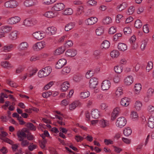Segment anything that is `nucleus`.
<instances>
[{"instance_id":"nucleus-1","label":"nucleus","mask_w":154,"mask_h":154,"mask_svg":"<svg viewBox=\"0 0 154 154\" xmlns=\"http://www.w3.org/2000/svg\"><path fill=\"white\" fill-rule=\"evenodd\" d=\"M52 70L51 68L47 66L40 70L38 73V76L40 78H42L48 75Z\"/></svg>"},{"instance_id":"nucleus-2","label":"nucleus","mask_w":154,"mask_h":154,"mask_svg":"<svg viewBox=\"0 0 154 154\" xmlns=\"http://www.w3.org/2000/svg\"><path fill=\"white\" fill-rule=\"evenodd\" d=\"M19 5L18 2L16 0H10L4 3V6L8 8H15Z\"/></svg>"},{"instance_id":"nucleus-3","label":"nucleus","mask_w":154,"mask_h":154,"mask_svg":"<svg viewBox=\"0 0 154 154\" xmlns=\"http://www.w3.org/2000/svg\"><path fill=\"white\" fill-rule=\"evenodd\" d=\"M126 122L127 120L124 117H120L117 119L116 125L117 127L122 128L126 125Z\"/></svg>"},{"instance_id":"nucleus-4","label":"nucleus","mask_w":154,"mask_h":154,"mask_svg":"<svg viewBox=\"0 0 154 154\" xmlns=\"http://www.w3.org/2000/svg\"><path fill=\"white\" fill-rule=\"evenodd\" d=\"M46 45L45 42L44 41H41L36 42L32 46L33 50L38 51L44 48Z\"/></svg>"},{"instance_id":"nucleus-5","label":"nucleus","mask_w":154,"mask_h":154,"mask_svg":"<svg viewBox=\"0 0 154 154\" xmlns=\"http://www.w3.org/2000/svg\"><path fill=\"white\" fill-rule=\"evenodd\" d=\"M19 32L17 30H14L11 32L8 35V38L11 41L16 40L18 38Z\"/></svg>"},{"instance_id":"nucleus-6","label":"nucleus","mask_w":154,"mask_h":154,"mask_svg":"<svg viewBox=\"0 0 154 154\" xmlns=\"http://www.w3.org/2000/svg\"><path fill=\"white\" fill-rule=\"evenodd\" d=\"M21 20V18L18 16L12 17L9 18L7 20V23L10 25H13L19 22Z\"/></svg>"},{"instance_id":"nucleus-7","label":"nucleus","mask_w":154,"mask_h":154,"mask_svg":"<svg viewBox=\"0 0 154 154\" xmlns=\"http://www.w3.org/2000/svg\"><path fill=\"white\" fill-rule=\"evenodd\" d=\"M38 2L36 0H25L23 2V5L26 7H32L37 5Z\"/></svg>"},{"instance_id":"nucleus-8","label":"nucleus","mask_w":154,"mask_h":154,"mask_svg":"<svg viewBox=\"0 0 154 154\" xmlns=\"http://www.w3.org/2000/svg\"><path fill=\"white\" fill-rule=\"evenodd\" d=\"M98 84L97 79L95 77L91 79L89 82V87L90 88L94 89Z\"/></svg>"},{"instance_id":"nucleus-9","label":"nucleus","mask_w":154,"mask_h":154,"mask_svg":"<svg viewBox=\"0 0 154 154\" xmlns=\"http://www.w3.org/2000/svg\"><path fill=\"white\" fill-rule=\"evenodd\" d=\"M120 112V109L119 107L115 108L112 112L111 119L112 121L114 120L116 117L119 115Z\"/></svg>"},{"instance_id":"nucleus-10","label":"nucleus","mask_w":154,"mask_h":154,"mask_svg":"<svg viewBox=\"0 0 154 154\" xmlns=\"http://www.w3.org/2000/svg\"><path fill=\"white\" fill-rule=\"evenodd\" d=\"M111 83L110 82L107 80L103 81L101 84V88L103 91L108 90L110 87Z\"/></svg>"},{"instance_id":"nucleus-11","label":"nucleus","mask_w":154,"mask_h":154,"mask_svg":"<svg viewBox=\"0 0 154 154\" xmlns=\"http://www.w3.org/2000/svg\"><path fill=\"white\" fill-rule=\"evenodd\" d=\"M65 7V5L62 3H57L55 4L52 8L56 11H60L63 10Z\"/></svg>"},{"instance_id":"nucleus-12","label":"nucleus","mask_w":154,"mask_h":154,"mask_svg":"<svg viewBox=\"0 0 154 154\" xmlns=\"http://www.w3.org/2000/svg\"><path fill=\"white\" fill-rule=\"evenodd\" d=\"M98 21L96 17H91L85 20V24L87 25H92L96 23Z\"/></svg>"},{"instance_id":"nucleus-13","label":"nucleus","mask_w":154,"mask_h":154,"mask_svg":"<svg viewBox=\"0 0 154 154\" xmlns=\"http://www.w3.org/2000/svg\"><path fill=\"white\" fill-rule=\"evenodd\" d=\"M29 45L26 42H23L20 43L17 46V48L19 51H24L28 49Z\"/></svg>"},{"instance_id":"nucleus-14","label":"nucleus","mask_w":154,"mask_h":154,"mask_svg":"<svg viewBox=\"0 0 154 154\" xmlns=\"http://www.w3.org/2000/svg\"><path fill=\"white\" fill-rule=\"evenodd\" d=\"M32 35L34 38L38 40H42L44 37V34L40 31L36 32Z\"/></svg>"},{"instance_id":"nucleus-15","label":"nucleus","mask_w":154,"mask_h":154,"mask_svg":"<svg viewBox=\"0 0 154 154\" xmlns=\"http://www.w3.org/2000/svg\"><path fill=\"white\" fill-rule=\"evenodd\" d=\"M66 63V60L64 58L60 59L56 65V68L58 69L61 68Z\"/></svg>"},{"instance_id":"nucleus-16","label":"nucleus","mask_w":154,"mask_h":154,"mask_svg":"<svg viewBox=\"0 0 154 154\" xmlns=\"http://www.w3.org/2000/svg\"><path fill=\"white\" fill-rule=\"evenodd\" d=\"M134 94L135 95H137L140 94L142 89V86L141 84L137 83L135 84L134 87Z\"/></svg>"},{"instance_id":"nucleus-17","label":"nucleus","mask_w":154,"mask_h":154,"mask_svg":"<svg viewBox=\"0 0 154 154\" xmlns=\"http://www.w3.org/2000/svg\"><path fill=\"white\" fill-rule=\"evenodd\" d=\"M99 123L100 127L103 128L108 127L109 125V121L104 119L100 120Z\"/></svg>"},{"instance_id":"nucleus-18","label":"nucleus","mask_w":154,"mask_h":154,"mask_svg":"<svg viewBox=\"0 0 154 154\" xmlns=\"http://www.w3.org/2000/svg\"><path fill=\"white\" fill-rule=\"evenodd\" d=\"M12 29V27L9 25L4 26L1 27L0 30L3 33H7Z\"/></svg>"},{"instance_id":"nucleus-19","label":"nucleus","mask_w":154,"mask_h":154,"mask_svg":"<svg viewBox=\"0 0 154 154\" xmlns=\"http://www.w3.org/2000/svg\"><path fill=\"white\" fill-rule=\"evenodd\" d=\"M44 15L47 18H52L56 17L57 14L55 12L50 11L45 12Z\"/></svg>"},{"instance_id":"nucleus-20","label":"nucleus","mask_w":154,"mask_h":154,"mask_svg":"<svg viewBox=\"0 0 154 154\" xmlns=\"http://www.w3.org/2000/svg\"><path fill=\"white\" fill-rule=\"evenodd\" d=\"M13 47L14 46L12 44L7 45L3 46L2 48V50L3 52H8L12 50Z\"/></svg>"},{"instance_id":"nucleus-21","label":"nucleus","mask_w":154,"mask_h":154,"mask_svg":"<svg viewBox=\"0 0 154 154\" xmlns=\"http://www.w3.org/2000/svg\"><path fill=\"white\" fill-rule=\"evenodd\" d=\"M127 7V4L126 2H123L118 5L116 7V10L118 11H121L124 10Z\"/></svg>"},{"instance_id":"nucleus-22","label":"nucleus","mask_w":154,"mask_h":154,"mask_svg":"<svg viewBox=\"0 0 154 154\" xmlns=\"http://www.w3.org/2000/svg\"><path fill=\"white\" fill-rule=\"evenodd\" d=\"M134 82L133 77L131 75H129L126 77L124 80V82L127 85H130Z\"/></svg>"},{"instance_id":"nucleus-23","label":"nucleus","mask_w":154,"mask_h":154,"mask_svg":"<svg viewBox=\"0 0 154 154\" xmlns=\"http://www.w3.org/2000/svg\"><path fill=\"white\" fill-rule=\"evenodd\" d=\"M77 51L74 49H69L66 52V55L70 57L75 56L77 54Z\"/></svg>"},{"instance_id":"nucleus-24","label":"nucleus","mask_w":154,"mask_h":154,"mask_svg":"<svg viewBox=\"0 0 154 154\" xmlns=\"http://www.w3.org/2000/svg\"><path fill=\"white\" fill-rule=\"evenodd\" d=\"M69 87V83L66 81L63 82L61 85L60 90L62 91H65Z\"/></svg>"},{"instance_id":"nucleus-25","label":"nucleus","mask_w":154,"mask_h":154,"mask_svg":"<svg viewBox=\"0 0 154 154\" xmlns=\"http://www.w3.org/2000/svg\"><path fill=\"white\" fill-rule=\"evenodd\" d=\"M57 30L56 28L54 26H51L48 27L47 29V32L49 35H52L54 34Z\"/></svg>"},{"instance_id":"nucleus-26","label":"nucleus","mask_w":154,"mask_h":154,"mask_svg":"<svg viewBox=\"0 0 154 154\" xmlns=\"http://www.w3.org/2000/svg\"><path fill=\"white\" fill-rule=\"evenodd\" d=\"M1 65L3 67L9 69L13 67V66L11 63L7 61H3L1 63Z\"/></svg>"},{"instance_id":"nucleus-27","label":"nucleus","mask_w":154,"mask_h":154,"mask_svg":"<svg viewBox=\"0 0 154 154\" xmlns=\"http://www.w3.org/2000/svg\"><path fill=\"white\" fill-rule=\"evenodd\" d=\"M54 116H55V118H54V119L56 118L57 119H58V120H57L58 123L60 125H65L64 122L63 121V115H55Z\"/></svg>"},{"instance_id":"nucleus-28","label":"nucleus","mask_w":154,"mask_h":154,"mask_svg":"<svg viewBox=\"0 0 154 154\" xmlns=\"http://www.w3.org/2000/svg\"><path fill=\"white\" fill-rule=\"evenodd\" d=\"M123 93V89L121 87H118L115 93V96L116 97H120Z\"/></svg>"},{"instance_id":"nucleus-29","label":"nucleus","mask_w":154,"mask_h":154,"mask_svg":"<svg viewBox=\"0 0 154 154\" xmlns=\"http://www.w3.org/2000/svg\"><path fill=\"white\" fill-rule=\"evenodd\" d=\"M79 102L78 101H75L69 104V109L70 111H73L78 106Z\"/></svg>"},{"instance_id":"nucleus-30","label":"nucleus","mask_w":154,"mask_h":154,"mask_svg":"<svg viewBox=\"0 0 154 154\" xmlns=\"http://www.w3.org/2000/svg\"><path fill=\"white\" fill-rule=\"evenodd\" d=\"M17 135L19 138V141L24 139V138H26V134L22 131H18L17 133Z\"/></svg>"},{"instance_id":"nucleus-31","label":"nucleus","mask_w":154,"mask_h":154,"mask_svg":"<svg viewBox=\"0 0 154 154\" xmlns=\"http://www.w3.org/2000/svg\"><path fill=\"white\" fill-rule=\"evenodd\" d=\"M118 48L119 51H124L127 49V47L126 44L124 43H119L118 45Z\"/></svg>"},{"instance_id":"nucleus-32","label":"nucleus","mask_w":154,"mask_h":154,"mask_svg":"<svg viewBox=\"0 0 154 154\" xmlns=\"http://www.w3.org/2000/svg\"><path fill=\"white\" fill-rule=\"evenodd\" d=\"M120 103L122 106H128L129 104V99L126 97L122 98L121 100Z\"/></svg>"},{"instance_id":"nucleus-33","label":"nucleus","mask_w":154,"mask_h":154,"mask_svg":"<svg viewBox=\"0 0 154 154\" xmlns=\"http://www.w3.org/2000/svg\"><path fill=\"white\" fill-rule=\"evenodd\" d=\"M91 116L93 118L97 119L100 116V112L97 109H95L92 110L91 112Z\"/></svg>"},{"instance_id":"nucleus-34","label":"nucleus","mask_w":154,"mask_h":154,"mask_svg":"<svg viewBox=\"0 0 154 154\" xmlns=\"http://www.w3.org/2000/svg\"><path fill=\"white\" fill-rule=\"evenodd\" d=\"M110 46V43L107 40L104 41L101 45V48L102 49H106L108 48Z\"/></svg>"},{"instance_id":"nucleus-35","label":"nucleus","mask_w":154,"mask_h":154,"mask_svg":"<svg viewBox=\"0 0 154 154\" xmlns=\"http://www.w3.org/2000/svg\"><path fill=\"white\" fill-rule=\"evenodd\" d=\"M90 95V93L88 91H85L81 92L80 97L81 99H84L88 97Z\"/></svg>"},{"instance_id":"nucleus-36","label":"nucleus","mask_w":154,"mask_h":154,"mask_svg":"<svg viewBox=\"0 0 154 154\" xmlns=\"http://www.w3.org/2000/svg\"><path fill=\"white\" fill-rule=\"evenodd\" d=\"M75 25L73 23H70L67 24L65 26L64 29L66 31H68L74 28Z\"/></svg>"},{"instance_id":"nucleus-37","label":"nucleus","mask_w":154,"mask_h":154,"mask_svg":"<svg viewBox=\"0 0 154 154\" xmlns=\"http://www.w3.org/2000/svg\"><path fill=\"white\" fill-rule=\"evenodd\" d=\"M147 125L150 128H154V117L151 116L149 117L147 122Z\"/></svg>"},{"instance_id":"nucleus-38","label":"nucleus","mask_w":154,"mask_h":154,"mask_svg":"<svg viewBox=\"0 0 154 154\" xmlns=\"http://www.w3.org/2000/svg\"><path fill=\"white\" fill-rule=\"evenodd\" d=\"M130 117L133 120H136L138 117V115L137 113L134 111H132L131 112Z\"/></svg>"},{"instance_id":"nucleus-39","label":"nucleus","mask_w":154,"mask_h":154,"mask_svg":"<svg viewBox=\"0 0 154 154\" xmlns=\"http://www.w3.org/2000/svg\"><path fill=\"white\" fill-rule=\"evenodd\" d=\"M142 106V104L140 101H137L134 105L135 108L137 110L139 111L141 109Z\"/></svg>"},{"instance_id":"nucleus-40","label":"nucleus","mask_w":154,"mask_h":154,"mask_svg":"<svg viewBox=\"0 0 154 154\" xmlns=\"http://www.w3.org/2000/svg\"><path fill=\"white\" fill-rule=\"evenodd\" d=\"M104 29L102 26H100L97 28L96 30V34L97 35H101L103 33Z\"/></svg>"},{"instance_id":"nucleus-41","label":"nucleus","mask_w":154,"mask_h":154,"mask_svg":"<svg viewBox=\"0 0 154 154\" xmlns=\"http://www.w3.org/2000/svg\"><path fill=\"white\" fill-rule=\"evenodd\" d=\"M26 126L31 131H35L36 129V127L31 123H27L26 125Z\"/></svg>"},{"instance_id":"nucleus-42","label":"nucleus","mask_w":154,"mask_h":154,"mask_svg":"<svg viewBox=\"0 0 154 154\" xmlns=\"http://www.w3.org/2000/svg\"><path fill=\"white\" fill-rule=\"evenodd\" d=\"M132 133V130L129 127H127L124 129L123 130V134L124 135L128 136L131 134Z\"/></svg>"},{"instance_id":"nucleus-43","label":"nucleus","mask_w":154,"mask_h":154,"mask_svg":"<svg viewBox=\"0 0 154 154\" xmlns=\"http://www.w3.org/2000/svg\"><path fill=\"white\" fill-rule=\"evenodd\" d=\"M65 50V48L62 47H59L57 49L55 52V54L56 55H59L63 53Z\"/></svg>"},{"instance_id":"nucleus-44","label":"nucleus","mask_w":154,"mask_h":154,"mask_svg":"<svg viewBox=\"0 0 154 154\" xmlns=\"http://www.w3.org/2000/svg\"><path fill=\"white\" fill-rule=\"evenodd\" d=\"M31 22V19H26L23 21L22 25L26 27L31 26H32Z\"/></svg>"},{"instance_id":"nucleus-45","label":"nucleus","mask_w":154,"mask_h":154,"mask_svg":"<svg viewBox=\"0 0 154 154\" xmlns=\"http://www.w3.org/2000/svg\"><path fill=\"white\" fill-rule=\"evenodd\" d=\"M103 22L105 24H109L112 22V19L110 17H106L103 19Z\"/></svg>"},{"instance_id":"nucleus-46","label":"nucleus","mask_w":154,"mask_h":154,"mask_svg":"<svg viewBox=\"0 0 154 154\" xmlns=\"http://www.w3.org/2000/svg\"><path fill=\"white\" fill-rule=\"evenodd\" d=\"M73 13L72 9L70 8H68L66 9L63 13L64 15H70L72 14Z\"/></svg>"},{"instance_id":"nucleus-47","label":"nucleus","mask_w":154,"mask_h":154,"mask_svg":"<svg viewBox=\"0 0 154 154\" xmlns=\"http://www.w3.org/2000/svg\"><path fill=\"white\" fill-rule=\"evenodd\" d=\"M119 55V52L117 50H113L111 51L110 53V55L112 58L117 57Z\"/></svg>"},{"instance_id":"nucleus-48","label":"nucleus","mask_w":154,"mask_h":154,"mask_svg":"<svg viewBox=\"0 0 154 154\" xmlns=\"http://www.w3.org/2000/svg\"><path fill=\"white\" fill-rule=\"evenodd\" d=\"M153 63L152 61H149L147 64L146 68V71L149 72L153 68Z\"/></svg>"},{"instance_id":"nucleus-49","label":"nucleus","mask_w":154,"mask_h":154,"mask_svg":"<svg viewBox=\"0 0 154 154\" xmlns=\"http://www.w3.org/2000/svg\"><path fill=\"white\" fill-rule=\"evenodd\" d=\"M101 51L99 50L95 51L93 53V55L94 57L97 59L99 58L101 56Z\"/></svg>"},{"instance_id":"nucleus-50","label":"nucleus","mask_w":154,"mask_h":154,"mask_svg":"<svg viewBox=\"0 0 154 154\" xmlns=\"http://www.w3.org/2000/svg\"><path fill=\"white\" fill-rule=\"evenodd\" d=\"M94 74L93 70H88L86 74V77L87 79H89Z\"/></svg>"},{"instance_id":"nucleus-51","label":"nucleus","mask_w":154,"mask_h":154,"mask_svg":"<svg viewBox=\"0 0 154 154\" xmlns=\"http://www.w3.org/2000/svg\"><path fill=\"white\" fill-rule=\"evenodd\" d=\"M114 70L116 73L119 74L122 72L123 69L122 66H116L114 67Z\"/></svg>"},{"instance_id":"nucleus-52","label":"nucleus","mask_w":154,"mask_h":154,"mask_svg":"<svg viewBox=\"0 0 154 154\" xmlns=\"http://www.w3.org/2000/svg\"><path fill=\"white\" fill-rule=\"evenodd\" d=\"M84 9L82 5L79 6L77 9L76 15H79L81 14L82 12Z\"/></svg>"},{"instance_id":"nucleus-53","label":"nucleus","mask_w":154,"mask_h":154,"mask_svg":"<svg viewBox=\"0 0 154 154\" xmlns=\"http://www.w3.org/2000/svg\"><path fill=\"white\" fill-rule=\"evenodd\" d=\"M71 70L70 68L69 67H65L63 68L62 70V73L66 75L67 73H69Z\"/></svg>"},{"instance_id":"nucleus-54","label":"nucleus","mask_w":154,"mask_h":154,"mask_svg":"<svg viewBox=\"0 0 154 154\" xmlns=\"http://www.w3.org/2000/svg\"><path fill=\"white\" fill-rule=\"evenodd\" d=\"M85 135L83 137H82L79 135H75V139L78 142H81L84 139Z\"/></svg>"},{"instance_id":"nucleus-55","label":"nucleus","mask_w":154,"mask_h":154,"mask_svg":"<svg viewBox=\"0 0 154 154\" xmlns=\"http://www.w3.org/2000/svg\"><path fill=\"white\" fill-rule=\"evenodd\" d=\"M147 39L144 40L142 42V43L140 47L141 49L143 51L145 49L147 43Z\"/></svg>"},{"instance_id":"nucleus-56","label":"nucleus","mask_w":154,"mask_h":154,"mask_svg":"<svg viewBox=\"0 0 154 154\" xmlns=\"http://www.w3.org/2000/svg\"><path fill=\"white\" fill-rule=\"evenodd\" d=\"M154 93V89L150 88L147 91V96L148 97L152 96Z\"/></svg>"},{"instance_id":"nucleus-57","label":"nucleus","mask_w":154,"mask_h":154,"mask_svg":"<svg viewBox=\"0 0 154 154\" xmlns=\"http://www.w3.org/2000/svg\"><path fill=\"white\" fill-rule=\"evenodd\" d=\"M54 85V82L53 81H51L46 85L44 87L45 90H48L53 85Z\"/></svg>"},{"instance_id":"nucleus-58","label":"nucleus","mask_w":154,"mask_h":154,"mask_svg":"<svg viewBox=\"0 0 154 154\" xmlns=\"http://www.w3.org/2000/svg\"><path fill=\"white\" fill-rule=\"evenodd\" d=\"M142 26V23L139 20H137L134 23V26L136 28H139Z\"/></svg>"},{"instance_id":"nucleus-59","label":"nucleus","mask_w":154,"mask_h":154,"mask_svg":"<svg viewBox=\"0 0 154 154\" xmlns=\"http://www.w3.org/2000/svg\"><path fill=\"white\" fill-rule=\"evenodd\" d=\"M8 84L12 87L16 88L18 86L17 85L16 83L11 80H8Z\"/></svg>"},{"instance_id":"nucleus-60","label":"nucleus","mask_w":154,"mask_h":154,"mask_svg":"<svg viewBox=\"0 0 154 154\" xmlns=\"http://www.w3.org/2000/svg\"><path fill=\"white\" fill-rule=\"evenodd\" d=\"M125 35L130 34L131 32V30L129 27H126L123 29Z\"/></svg>"},{"instance_id":"nucleus-61","label":"nucleus","mask_w":154,"mask_h":154,"mask_svg":"<svg viewBox=\"0 0 154 154\" xmlns=\"http://www.w3.org/2000/svg\"><path fill=\"white\" fill-rule=\"evenodd\" d=\"M135 10V8L134 6L130 7L128 9L127 14L129 15L132 14L134 13Z\"/></svg>"},{"instance_id":"nucleus-62","label":"nucleus","mask_w":154,"mask_h":154,"mask_svg":"<svg viewBox=\"0 0 154 154\" xmlns=\"http://www.w3.org/2000/svg\"><path fill=\"white\" fill-rule=\"evenodd\" d=\"M147 111L149 113L154 112V106L151 105H149L147 109Z\"/></svg>"},{"instance_id":"nucleus-63","label":"nucleus","mask_w":154,"mask_h":154,"mask_svg":"<svg viewBox=\"0 0 154 154\" xmlns=\"http://www.w3.org/2000/svg\"><path fill=\"white\" fill-rule=\"evenodd\" d=\"M121 76L120 75H117L114 76L113 78L114 82L115 83H119L121 81Z\"/></svg>"},{"instance_id":"nucleus-64","label":"nucleus","mask_w":154,"mask_h":154,"mask_svg":"<svg viewBox=\"0 0 154 154\" xmlns=\"http://www.w3.org/2000/svg\"><path fill=\"white\" fill-rule=\"evenodd\" d=\"M116 27L112 26L109 29V33L110 34H113L116 32Z\"/></svg>"}]
</instances>
